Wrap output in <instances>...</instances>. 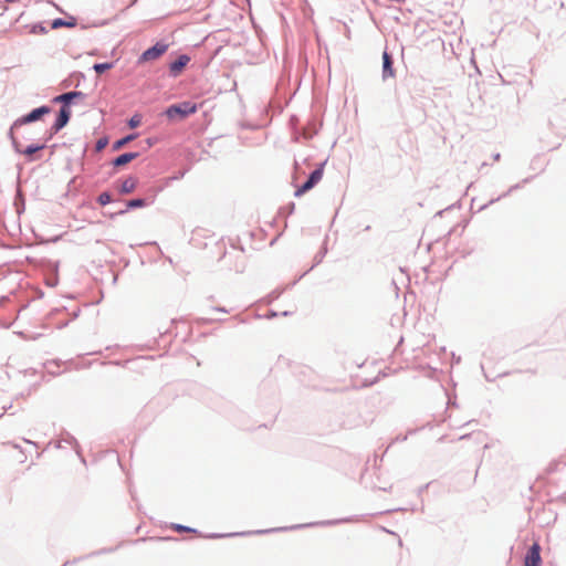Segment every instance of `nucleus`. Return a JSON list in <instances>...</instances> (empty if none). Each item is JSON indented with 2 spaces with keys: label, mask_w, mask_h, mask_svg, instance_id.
Returning a JSON list of instances; mask_svg holds the SVG:
<instances>
[{
  "label": "nucleus",
  "mask_w": 566,
  "mask_h": 566,
  "mask_svg": "<svg viewBox=\"0 0 566 566\" xmlns=\"http://www.w3.org/2000/svg\"><path fill=\"white\" fill-rule=\"evenodd\" d=\"M136 135H128L117 142L114 143L113 145V148L115 150H118L120 149L122 147H124L127 143H129L130 140L135 139Z\"/></svg>",
  "instance_id": "nucleus-13"
},
{
  "label": "nucleus",
  "mask_w": 566,
  "mask_h": 566,
  "mask_svg": "<svg viewBox=\"0 0 566 566\" xmlns=\"http://www.w3.org/2000/svg\"><path fill=\"white\" fill-rule=\"evenodd\" d=\"M51 112V108L48 107V106H41L39 108H35L33 109L31 113H29L28 115L23 116L22 118H19L18 120L14 122L13 124V127H18V126H21V125H24V124H28V123H31V122H35L38 119H40L42 116L46 115V114H50Z\"/></svg>",
  "instance_id": "nucleus-5"
},
{
  "label": "nucleus",
  "mask_w": 566,
  "mask_h": 566,
  "mask_svg": "<svg viewBox=\"0 0 566 566\" xmlns=\"http://www.w3.org/2000/svg\"><path fill=\"white\" fill-rule=\"evenodd\" d=\"M198 107L195 103L191 102H182L179 104H175L169 106L165 111V115L170 119H184L188 117L191 114H195L197 112Z\"/></svg>",
  "instance_id": "nucleus-1"
},
{
  "label": "nucleus",
  "mask_w": 566,
  "mask_h": 566,
  "mask_svg": "<svg viewBox=\"0 0 566 566\" xmlns=\"http://www.w3.org/2000/svg\"><path fill=\"white\" fill-rule=\"evenodd\" d=\"M174 528L178 532H189L191 531L189 527L187 526H182V525H174Z\"/></svg>",
  "instance_id": "nucleus-21"
},
{
  "label": "nucleus",
  "mask_w": 566,
  "mask_h": 566,
  "mask_svg": "<svg viewBox=\"0 0 566 566\" xmlns=\"http://www.w3.org/2000/svg\"><path fill=\"white\" fill-rule=\"evenodd\" d=\"M189 61H190V57L188 55H186V54L180 55L176 61L170 63V65H169L170 74L175 77L180 75L181 72L184 71V69L189 63Z\"/></svg>",
  "instance_id": "nucleus-7"
},
{
  "label": "nucleus",
  "mask_w": 566,
  "mask_h": 566,
  "mask_svg": "<svg viewBox=\"0 0 566 566\" xmlns=\"http://www.w3.org/2000/svg\"><path fill=\"white\" fill-rule=\"evenodd\" d=\"M52 29H59L61 27H67V28H73L75 27V22H67V21H64L63 19H55L53 20L52 22Z\"/></svg>",
  "instance_id": "nucleus-14"
},
{
  "label": "nucleus",
  "mask_w": 566,
  "mask_h": 566,
  "mask_svg": "<svg viewBox=\"0 0 566 566\" xmlns=\"http://www.w3.org/2000/svg\"><path fill=\"white\" fill-rule=\"evenodd\" d=\"M323 166L324 165H321L318 168H316L310 175V178L307 179V181L305 184H303L298 189H296V191H295L296 197L303 196L305 192L311 190L315 185H317L322 180L323 174H324Z\"/></svg>",
  "instance_id": "nucleus-4"
},
{
  "label": "nucleus",
  "mask_w": 566,
  "mask_h": 566,
  "mask_svg": "<svg viewBox=\"0 0 566 566\" xmlns=\"http://www.w3.org/2000/svg\"><path fill=\"white\" fill-rule=\"evenodd\" d=\"M44 146L43 145H40V146H29L27 147L24 150H23V154L27 155V156H31L32 154L36 153L38 150H41L43 149Z\"/></svg>",
  "instance_id": "nucleus-19"
},
{
  "label": "nucleus",
  "mask_w": 566,
  "mask_h": 566,
  "mask_svg": "<svg viewBox=\"0 0 566 566\" xmlns=\"http://www.w3.org/2000/svg\"><path fill=\"white\" fill-rule=\"evenodd\" d=\"M71 116V112L67 106H63L60 111V114L52 127L54 133H57L60 129H62L69 122Z\"/></svg>",
  "instance_id": "nucleus-8"
},
{
  "label": "nucleus",
  "mask_w": 566,
  "mask_h": 566,
  "mask_svg": "<svg viewBox=\"0 0 566 566\" xmlns=\"http://www.w3.org/2000/svg\"><path fill=\"white\" fill-rule=\"evenodd\" d=\"M112 198H111V195L108 192H102L98 198H97V201L101 206H106L111 202Z\"/></svg>",
  "instance_id": "nucleus-16"
},
{
  "label": "nucleus",
  "mask_w": 566,
  "mask_h": 566,
  "mask_svg": "<svg viewBox=\"0 0 566 566\" xmlns=\"http://www.w3.org/2000/svg\"><path fill=\"white\" fill-rule=\"evenodd\" d=\"M140 123H142V117H140V115L135 114V115L129 119L128 125H129V127H130V128H136V127H138V126L140 125Z\"/></svg>",
  "instance_id": "nucleus-17"
},
{
  "label": "nucleus",
  "mask_w": 566,
  "mask_h": 566,
  "mask_svg": "<svg viewBox=\"0 0 566 566\" xmlns=\"http://www.w3.org/2000/svg\"><path fill=\"white\" fill-rule=\"evenodd\" d=\"M104 145H105L104 143L98 142V145H97V146H98V148H102V147H104Z\"/></svg>",
  "instance_id": "nucleus-22"
},
{
  "label": "nucleus",
  "mask_w": 566,
  "mask_h": 566,
  "mask_svg": "<svg viewBox=\"0 0 566 566\" xmlns=\"http://www.w3.org/2000/svg\"><path fill=\"white\" fill-rule=\"evenodd\" d=\"M168 44L164 42H157L154 46L146 50L139 57V63L155 61L165 54L168 50Z\"/></svg>",
  "instance_id": "nucleus-2"
},
{
  "label": "nucleus",
  "mask_w": 566,
  "mask_h": 566,
  "mask_svg": "<svg viewBox=\"0 0 566 566\" xmlns=\"http://www.w3.org/2000/svg\"><path fill=\"white\" fill-rule=\"evenodd\" d=\"M323 166L324 165H321L318 168H316L310 175V178L307 179V181L305 184H303L298 189H296V191H295L296 197L303 196L305 192L311 190L315 185H317L322 180L323 174H324Z\"/></svg>",
  "instance_id": "nucleus-3"
},
{
  "label": "nucleus",
  "mask_w": 566,
  "mask_h": 566,
  "mask_svg": "<svg viewBox=\"0 0 566 566\" xmlns=\"http://www.w3.org/2000/svg\"><path fill=\"white\" fill-rule=\"evenodd\" d=\"M64 566H71V565H64Z\"/></svg>",
  "instance_id": "nucleus-23"
},
{
  "label": "nucleus",
  "mask_w": 566,
  "mask_h": 566,
  "mask_svg": "<svg viewBox=\"0 0 566 566\" xmlns=\"http://www.w3.org/2000/svg\"><path fill=\"white\" fill-rule=\"evenodd\" d=\"M81 92H69L62 95H59L54 98V102H64L70 103L73 98L81 96Z\"/></svg>",
  "instance_id": "nucleus-12"
},
{
  "label": "nucleus",
  "mask_w": 566,
  "mask_h": 566,
  "mask_svg": "<svg viewBox=\"0 0 566 566\" xmlns=\"http://www.w3.org/2000/svg\"><path fill=\"white\" fill-rule=\"evenodd\" d=\"M144 206H145L144 199H133V200H129L127 203L128 208H139V207H144Z\"/></svg>",
  "instance_id": "nucleus-18"
},
{
  "label": "nucleus",
  "mask_w": 566,
  "mask_h": 566,
  "mask_svg": "<svg viewBox=\"0 0 566 566\" xmlns=\"http://www.w3.org/2000/svg\"><path fill=\"white\" fill-rule=\"evenodd\" d=\"M113 67V63H98L94 65V70L97 74H102Z\"/></svg>",
  "instance_id": "nucleus-15"
},
{
  "label": "nucleus",
  "mask_w": 566,
  "mask_h": 566,
  "mask_svg": "<svg viewBox=\"0 0 566 566\" xmlns=\"http://www.w3.org/2000/svg\"><path fill=\"white\" fill-rule=\"evenodd\" d=\"M138 157V153H125L116 157L113 161L115 167H122L130 163Z\"/></svg>",
  "instance_id": "nucleus-9"
},
{
  "label": "nucleus",
  "mask_w": 566,
  "mask_h": 566,
  "mask_svg": "<svg viewBox=\"0 0 566 566\" xmlns=\"http://www.w3.org/2000/svg\"><path fill=\"white\" fill-rule=\"evenodd\" d=\"M138 185V179L136 177H128L125 180H123L120 185V192L122 193H130L133 192Z\"/></svg>",
  "instance_id": "nucleus-11"
},
{
  "label": "nucleus",
  "mask_w": 566,
  "mask_h": 566,
  "mask_svg": "<svg viewBox=\"0 0 566 566\" xmlns=\"http://www.w3.org/2000/svg\"><path fill=\"white\" fill-rule=\"evenodd\" d=\"M33 33H46V29L43 25H34L32 28Z\"/></svg>",
  "instance_id": "nucleus-20"
},
{
  "label": "nucleus",
  "mask_w": 566,
  "mask_h": 566,
  "mask_svg": "<svg viewBox=\"0 0 566 566\" xmlns=\"http://www.w3.org/2000/svg\"><path fill=\"white\" fill-rule=\"evenodd\" d=\"M382 70H384V77H387V76L391 77V76L395 75V72H394V69H392L391 56L386 51L382 53Z\"/></svg>",
  "instance_id": "nucleus-10"
},
{
  "label": "nucleus",
  "mask_w": 566,
  "mask_h": 566,
  "mask_svg": "<svg viewBox=\"0 0 566 566\" xmlns=\"http://www.w3.org/2000/svg\"><path fill=\"white\" fill-rule=\"evenodd\" d=\"M541 546L538 543H534L524 557L523 566H541Z\"/></svg>",
  "instance_id": "nucleus-6"
}]
</instances>
